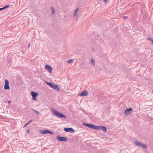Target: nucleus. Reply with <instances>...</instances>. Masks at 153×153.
<instances>
[{"instance_id":"nucleus-22","label":"nucleus","mask_w":153,"mask_h":153,"mask_svg":"<svg viewBox=\"0 0 153 153\" xmlns=\"http://www.w3.org/2000/svg\"><path fill=\"white\" fill-rule=\"evenodd\" d=\"M103 0L105 3H106L107 2L108 0Z\"/></svg>"},{"instance_id":"nucleus-16","label":"nucleus","mask_w":153,"mask_h":153,"mask_svg":"<svg viewBox=\"0 0 153 153\" xmlns=\"http://www.w3.org/2000/svg\"><path fill=\"white\" fill-rule=\"evenodd\" d=\"M91 63L94 66H95V61H94L92 59H91Z\"/></svg>"},{"instance_id":"nucleus-28","label":"nucleus","mask_w":153,"mask_h":153,"mask_svg":"<svg viewBox=\"0 0 153 153\" xmlns=\"http://www.w3.org/2000/svg\"><path fill=\"white\" fill-rule=\"evenodd\" d=\"M30 43H29V44H28V47H30Z\"/></svg>"},{"instance_id":"nucleus-23","label":"nucleus","mask_w":153,"mask_h":153,"mask_svg":"<svg viewBox=\"0 0 153 153\" xmlns=\"http://www.w3.org/2000/svg\"><path fill=\"white\" fill-rule=\"evenodd\" d=\"M27 133H30V131L28 129H27Z\"/></svg>"},{"instance_id":"nucleus-3","label":"nucleus","mask_w":153,"mask_h":153,"mask_svg":"<svg viewBox=\"0 0 153 153\" xmlns=\"http://www.w3.org/2000/svg\"><path fill=\"white\" fill-rule=\"evenodd\" d=\"M134 143L136 145L141 146L144 148H147V146L146 144L142 143L137 140L134 141Z\"/></svg>"},{"instance_id":"nucleus-5","label":"nucleus","mask_w":153,"mask_h":153,"mask_svg":"<svg viewBox=\"0 0 153 153\" xmlns=\"http://www.w3.org/2000/svg\"><path fill=\"white\" fill-rule=\"evenodd\" d=\"M31 94L33 97V100L34 101H36L37 100L36 97L38 94V93L37 92L31 91Z\"/></svg>"},{"instance_id":"nucleus-30","label":"nucleus","mask_w":153,"mask_h":153,"mask_svg":"<svg viewBox=\"0 0 153 153\" xmlns=\"http://www.w3.org/2000/svg\"><path fill=\"white\" fill-rule=\"evenodd\" d=\"M84 59V58H83L82 60H83Z\"/></svg>"},{"instance_id":"nucleus-27","label":"nucleus","mask_w":153,"mask_h":153,"mask_svg":"<svg viewBox=\"0 0 153 153\" xmlns=\"http://www.w3.org/2000/svg\"><path fill=\"white\" fill-rule=\"evenodd\" d=\"M123 18L125 19H127V16H124L123 17Z\"/></svg>"},{"instance_id":"nucleus-26","label":"nucleus","mask_w":153,"mask_h":153,"mask_svg":"<svg viewBox=\"0 0 153 153\" xmlns=\"http://www.w3.org/2000/svg\"><path fill=\"white\" fill-rule=\"evenodd\" d=\"M32 121V120H30L29 122L28 123H29V124Z\"/></svg>"},{"instance_id":"nucleus-18","label":"nucleus","mask_w":153,"mask_h":153,"mask_svg":"<svg viewBox=\"0 0 153 153\" xmlns=\"http://www.w3.org/2000/svg\"><path fill=\"white\" fill-rule=\"evenodd\" d=\"M73 61V59H70L69 60H68V63L69 64L71 63Z\"/></svg>"},{"instance_id":"nucleus-1","label":"nucleus","mask_w":153,"mask_h":153,"mask_svg":"<svg viewBox=\"0 0 153 153\" xmlns=\"http://www.w3.org/2000/svg\"><path fill=\"white\" fill-rule=\"evenodd\" d=\"M52 111L53 112V114L56 116L61 118H66V116L65 115L62 113L59 112L54 108L53 109Z\"/></svg>"},{"instance_id":"nucleus-17","label":"nucleus","mask_w":153,"mask_h":153,"mask_svg":"<svg viewBox=\"0 0 153 153\" xmlns=\"http://www.w3.org/2000/svg\"><path fill=\"white\" fill-rule=\"evenodd\" d=\"M33 111H34L35 113L37 114H40L39 112L37 111H36L35 110H33Z\"/></svg>"},{"instance_id":"nucleus-12","label":"nucleus","mask_w":153,"mask_h":153,"mask_svg":"<svg viewBox=\"0 0 153 153\" xmlns=\"http://www.w3.org/2000/svg\"><path fill=\"white\" fill-rule=\"evenodd\" d=\"M88 95V92L86 90L84 91H82L79 95L80 96H86Z\"/></svg>"},{"instance_id":"nucleus-6","label":"nucleus","mask_w":153,"mask_h":153,"mask_svg":"<svg viewBox=\"0 0 153 153\" xmlns=\"http://www.w3.org/2000/svg\"><path fill=\"white\" fill-rule=\"evenodd\" d=\"M97 129L96 130H102L104 132H106L107 131V128L104 126H97Z\"/></svg>"},{"instance_id":"nucleus-21","label":"nucleus","mask_w":153,"mask_h":153,"mask_svg":"<svg viewBox=\"0 0 153 153\" xmlns=\"http://www.w3.org/2000/svg\"><path fill=\"white\" fill-rule=\"evenodd\" d=\"M148 39H150V40H151V42H152V43L153 44V39H151V38H148Z\"/></svg>"},{"instance_id":"nucleus-13","label":"nucleus","mask_w":153,"mask_h":153,"mask_svg":"<svg viewBox=\"0 0 153 153\" xmlns=\"http://www.w3.org/2000/svg\"><path fill=\"white\" fill-rule=\"evenodd\" d=\"M45 68L46 69L48 70V71L51 73L52 72L53 70L52 67L50 65H46Z\"/></svg>"},{"instance_id":"nucleus-9","label":"nucleus","mask_w":153,"mask_h":153,"mask_svg":"<svg viewBox=\"0 0 153 153\" xmlns=\"http://www.w3.org/2000/svg\"><path fill=\"white\" fill-rule=\"evenodd\" d=\"M133 111V109L132 108H130L128 109H126L124 111V113L127 115H130L131 114V112Z\"/></svg>"},{"instance_id":"nucleus-7","label":"nucleus","mask_w":153,"mask_h":153,"mask_svg":"<svg viewBox=\"0 0 153 153\" xmlns=\"http://www.w3.org/2000/svg\"><path fill=\"white\" fill-rule=\"evenodd\" d=\"M4 82L5 84L4 88V89L5 90L9 89H10V87L8 81L7 79H5Z\"/></svg>"},{"instance_id":"nucleus-8","label":"nucleus","mask_w":153,"mask_h":153,"mask_svg":"<svg viewBox=\"0 0 153 153\" xmlns=\"http://www.w3.org/2000/svg\"><path fill=\"white\" fill-rule=\"evenodd\" d=\"M57 138L59 141L60 142L64 141H66L67 140V139L66 137H61L59 135H58L57 137Z\"/></svg>"},{"instance_id":"nucleus-19","label":"nucleus","mask_w":153,"mask_h":153,"mask_svg":"<svg viewBox=\"0 0 153 153\" xmlns=\"http://www.w3.org/2000/svg\"><path fill=\"white\" fill-rule=\"evenodd\" d=\"M9 5H6V6H5L4 7H3V8H4V9H5L6 8H7L8 7H9Z\"/></svg>"},{"instance_id":"nucleus-20","label":"nucleus","mask_w":153,"mask_h":153,"mask_svg":"<svg viewBox=\"0 0 153 153\" xmlns=\"http://www.w3.org/2000/svg\"><path fill=\"white\" fill-rule=\"evenodd\" d=\"M29 124V123L28 122L25 123L24 125V127H26Z\"/></svg>"},{"instance_id":"nucleus-29","label":"nucleus","mask_w":153,"mask_h":153,"mask_svg":"<svg viewBox=\"0 0 153 153\" xmlns=\"http://www.w3.org/2000/svg\"><path fill=\"white\" fill-rule=\"evenodd\" d=\"M152 92L153 93V89L152 90Z\"/></svg>"},{"instance_id":"nucleus-2","label":"nucleus","mask_w":153,"mask_h":153,"mask_svg":"<svg viewBox=\"0 0 153 153\" xmlns=\"http://www.w3.org/2000/svg\"><path fill=\"white\" fill-rule=\"evenodd\" d=\"M45 82L47 85H48L55 90L58 91H59V88L55 84L49 82L47 81H46Z\"/></svg>"},{"instance_id":"nucleus-10","label":"nucleus","mask_w":153,"mask_h":153,"mask_svg":"<svg viewBox=\"0 0 153 153\" xmlns=\"http://www.w3.org/2000/svg\"><path fill=\"white\" fill-rule=\"evenodd\" d=\"M64 130L66 132H69L71 133L75 132L74 130L71 128H64Z\"/></svg>"},{"instance_id":"nucleus-15","label":"nucleus","mask_w":153,"mask_h":153,"mask_svg":"<svg viewBox=\"0 0 153 153\" xmlns=\"http://www.w3.org/2000/svg\"><path fill=\"white\" fill-rule=\"evenodd\" d=\"M51 9L52 10V13L53 14H54L55 13V9L53 7H51Z\"/></svg>"},{"instance_id":"nucleus-4","label":"nucleus","mask_w":153,"mask_h":153,"mask_svg":"<svg viewBox=\"0 0 153 153\" xmlns=\"http://www.w3.org/2000/svg\"><path fill=\"white\" fill-rule=\"evenodd\" d=\"M83 125H84L86 126H87L88 127H89L91 128L92 129H94L96 130V129L97 128V126H95L92 124H91V123L88 124V123H83Z\"/></svg>"},{"instance_id":"nucleus-11","label":"nucleus","mask_w":153,"mask_h":153,"mask_svg":"<svg viewBox=\"0 0 153 153\" xmlns=\"http://www.w3.org/2000/svg\"><path fill=\"white\" fill-rule=\"evenodd\" d=\"M42 133L43 134H53V133L52 132L48 130H43L42 132Z\"/></svg>"},{"instance_id":"nucleus-14","label":"nucleus","mask_w":153,"mask_h":153,"mask_svg":"<svg viewBox=\"0 0 153 153\" xmlns=\"http://www.w3.org/2000/svg\"><path fill=\"white\" fill-rule=\"evenodd\" d=\"M79 9H76L74 11V16L75 18L76 19V20H77L78 19V17H77V15H78V12Z\"/></svg>"},{"instance_id":"nucleus-25","label":"nucleus","mask_w":153,"mask_h":153,"mask_svg":"<svg viewBox=\"0 0 153 153\" xmlns=\"http://www.w3.org/2000/svg\"><path fill=\"white\" fill-rule=\"evenodd\" d=\"M11 102V101L9 100V101H8V103L9 104H10Z\"/></svg>"},{"instance_id":"nucleus-24","label":"nucleus","mask_w":153,"mask_h":153,"mask_svg":"<svg viewBox=\"0 0 153 153\" xmlns=\"http://www.w3.org/2000/svg\"><path fill=\"white\" fill-rule=\"evenodd\" d=\"M4 9L3 7L0 8V11Z\"/></svg>"}]
</instances>
